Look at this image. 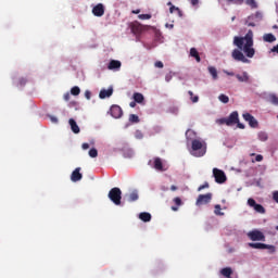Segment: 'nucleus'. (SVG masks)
<instances>
[{
  "instance_id": "nucleus-35",
  "label": "nucleus",
  "mask_w": 278,
  "mask_h": 278,
  "mask_svg": "<svg viewBox=\"0 0 278 278\" xmlns=\"http://www.w3.org/2000/svg\"><path fill=\"white\" fill-rule=\"evenodd\" d=\"M129 123H140V117H138V115H136V114H130Z\"/></svg>"
},
{
  "instance_id": "nucleus-44",
  "label": "nucleus",
  "mask_w": 278,
  "mask_h": 278,
  "mask_svg": "<svg viewBox=\"0 0 278 278\" xmlns=\"http://www.w3.org/2000/svg\"><path fill=\"white\" fill-rule=\"evenodd\" d=\"M273 200L278 203V191L273 192Z\"/></svg>"
},
{
  "instance_id": "nucleus-8",
  "label": "nucleus",
  "mask_w": 278,
  "mask_h": 278,
  "mask_svg": "<svg viewBox=\"0 0 278 278\" xmlns=\"http://www.w3.org/2000/svg\"><path fill=\"white\" fill-rule=\"evenodd\" d=\"M248 205L253 207L257 214H266V208H264L262 204H257V202H255V200L252 198L248 199Z\"/></svg>"
},
{
  "instance_id": "nucleus-34",
  "label": "nucleus",
  "mask_w": 278,
  "mask_h": 278,
  "mask_svg": "<svg viewBox=\"0 0 278 278\" xmlns=\"http://www.w3.org/2000/svg\"><path fill=\"white\" fill-rule=\"evenodd\" d=\"M218 99L222 103H229V97L226 96L225 93H222L218 96Z\"/></svg>"
},
{
  "instance_id": "nucleus-16",
  "label": "nucleus",
  "mask_w": 278,
  "mask_h": 278,
  "mask_svg": "<svg viewBox=\"0 0 278 278\" xmlns=\"http://www.w3.org/2000/svg\"><path fill=\"white\" fill-rule=\"evenodd\" d=\"M121 66H122L121 61L111 60L108 65V68H109V71H118L121 68Z\"/></svg>"
},
{
  "instance_id": "nucleus-60",
  "label": "nucleus",
  "mask_w": 278,
  "mask_h": 278,
  "mask_svg": "<svg viewBox=\"0 0 278 278\" xmlns=\"http://www.w3.org/2000/svg\"><path fill=\"white\" fill-rule=\"evenodd\" d=\"M239 1V3H242V0H238Z\"/></svg>"
},
{
  "instance_id": "nucleus-50",
  "label": "nucleus",
  "mask_w": 278,
  "mask_h": 278,
  "mask_svg": "<svg viewBox=\"0 0 278 278\" xmlns=\"http://www.w3.org/2000/svg\"><path fill=\"white\" fill-rule=\"evenodd\" d=\"M271 52H273V53H278V45H277V46H274V47L271 48Z\"/></svg>"
},
{
  "instance_id": "nucleus-56",
  "label": "nucleus",
  "mask_w": 278,
  "mask_h": 278,
  "mask_svg": "<svg viewBox=\"0 0 278 278\" xmlns=\"http://www.w3.org/2000/svg\"><path fill=\"white\" fill-rule=\"evenodd\" d=\"M136 103H137L136 100L132 101V102H130V103H129L130 108H136Z\"/></svg>"
},
{
  "instance_id": "nucleus-55",
  "label": "nucleus",
  "mask_w": 278,
  "mask_h": 278,
  "mask_svg": "<svg viewBox=\"0 0 278 278\" xmlns=\"http://www.w3.org/2000/svg\"><path fill=\"white\" fill-rule=\"evenodd\" d=\"M226 75L230 76V77H233V75H236L233 72H227L225 71Z\"/></svg>"
},
{
  "instance_id": "nucleus-41",
  "label": "nucleus",
  "mask_w": 278,
  "mask_h": 278,
  "mask_svg": "<svg viewBox=\"0 0 278 278\" xmlns=\"http://www.w3.org/2000/svg\"><path fill=\"white\" fill-rule=\"evenodd\" d=\"M205 188H210V184L208 182H204L203 185H201L198 188V192H201V190H205Z\"/></svg>"
},
{
  "instance_id": "nucleus-37",
  "label": "nucleus",
  "mask_w": 278,
  "mask_h": 278,
  "mask_svg": "<svg viewBox=\"0 0 278 278\" xmlns=\"http://www.w3.org/2000/svg\"><path fill=\"white\" fill-rule=\"evenodd\" d=\"M138 18L140 21H149V20H151V14H139Z\"/></svg>"
},
{
  "instance_id": "nucleus-59",
  "label": "nucleus",
  "mask_w": 278,
  "mask_h": 278,
  "mask_svg": "<svg viewBox=\"0 0 278 278\" xmlns=\"http://www.w3.org/2000/svg\"><path fill=\"white\" fill-rule=\"evenodd\" d=\"M229 3H233L236 0H227Z\"/></svg>"
},
{
  "instance_id": "nucleus-48",
  "label": "nucleus",
  "mask_w": 278,
  "mask_h": 278,
  "mask_svg": "<svg viewBox=\"0 0 278 278\" xmlns=\"http://www.w3.org/2000/svg\"><path fill=\"white\" fill-rule=\"evenodd\" d=\"M264 160V156L262 154H257L255 157V162H262Z\"/></svg>"
},
{
  "instance_id": "nucleus-24",
  "label": "nucleus",
  "mask_w": 278,
  "mask_h": 278,
  "mask_svg": "<svg viewBox=\"0 0 278 278\" xmlns=\"http://www.w3.org/2000/svg\"><path fill=\"white\" fill-rule=\"evenodd\" d=\"M190 56L194 58L197 62H201V55H199V51L197 50V48L190 49Z\"/></svg>"
},
{
  "instance_id": "nucleus-52",
  "label": "nucleus",
  "mask_w": 278,
  "mask_h": 278,
  "mask_svg": "<svg viewBox=\"0 0 278 278\" xmlns=\"http://www.w3.org/2000/svg\"><path fill=\"white\" fill-rule=\"evenodd\" d=\"M50 121H51V123H58V117L50 116Z\"/></svg>"
},
{
  "instance_id": "nucleus-47",
  "label": "nucleus",
  "mask_w": 278,
  "mask_h": 278,
  "mask_svg": "<svg viewBox=\"0 0 278 278\" xmlns=\"http://www.w3.org/2000/svg\"><path fill=\"white\" fill-rule=\"evenodd\" d=\"M63 99L64 101H71V93H64Z\"/></svg>"
},
{
  "instance_id": "nucleus-27",
  "label": "nucleus",
  "mask_w": 278,
  "mask_h": 278,
  "mask_svg": "<svg viewBox=\"0 0 278 278\" xmlns=\"http://www.w3.org/2000/svg\"><path fill=\"white\" fill-rule=\"evenodd\" d=\"M208 73L212 75L213 79H218V71L214 66H208Z\"/></svg>"
},
{
  "instance_id": "nucleus-2",
  "label": "nucleus",
  "mask_w": 278,
  "mask_h": 278,
  "mask_svg": "<svg viewBox=\"0 0 278 278\" xmlns=\"http://www.w3.org/2000/svg\"><path fill=\"white\" fill-rule=\"evenodd\" d=\"M192 155L194 157H203L207 153V143L203 140L193 139L191 141Z\"/></svg>"
},
{
  "instance_id": "nucleus-26",
  "label": "nucleus",
  "mask_w": 278,
  "mask_h": 278,
  "mask_svg": "<svg viewBox=\"0 0 278 278\" xmlns=\"http://www.w3.org/2000/svg\"><path fill=\"white\" fill-rule=\"evenodd\" d=\"M138 199H139V195H138V191L137 190H135V191H132V192H130L128 194L129 203H134V201H138Z\"/></svg>"
},
{
  "instance_id": "nucleus-43",
  "label": "nucleus",
  "mask_w": 278,
  "mask_h": 278,
  "mask_svg": "<svg viewBox=\"0 0 278 278\" xmlns=\"http://www.w3.org/2000/svg\"><path fill=\"white\" fill-rule=\"evenodd\" d=\"M91 97H92V93L90 92V90H86V91H85V98H86L88 101H90Z\"/></svg>"
},
{
  "instance_id": "nucleus-25",
  "label": "nucleus",
  "mask_w": 278,
  "mask_h": 278,
  "mask_svg": "<svg viewBox=\"0 0 278 278\" xmlns=\"http://www.w3.org/2000/svg\"><path fill=\"white\" fill-rule=\"evenodd\" d=\"M263 40L264 42H275L277 40V37H275V35L269 33L263 36Z\"/></svg>"
},
{
  "instance_id": "nucleus-21",
  "label": "nucleus",
  "mask_w": 278,
  "mask_h": 278,
  "mask_svg": "<svg viewBox=\"0 0 278 278\" xmlns=\"http://www.w3.org/2000/svg\"><path fill=\"white\" fill-rule=\"evenodd\" d=\"M154 168L155 170H164V163H162V159L160 157L154 159Z\"/></svg>"
},
{
  "instance_id": "nucleus-61",
  "label": "nucleus",
  "mask_w": 278,
  "mask_h": 278,
  "mask_svg": "<svg viewBox=\"0 0 278 278\" xmlns=\"http://www.w3.org/2000/svg\"><path fill=\"white\" fill-rule=\"evenodd\" d=\"M251 155H255V153H252Z\"/></svg>"
},
{
  "instance_id": "nucleus-53",
  "label": "nucleus",
  "mask_w": 278,
  "mask_h": 278,
  "mask_svg": "<svg viewBox=\"0 0 278 278\" xmlns=\"http://www.w3.org/2000/svg\"><path fill=\"white\" fill-rule=\"evenodd\" d=\"M170 190H172V192H175L176 190H178V188H177V186L172 185V186H170Z\"/></svg>"
},
{
  "instance_id": "nucleus-39",
  "label": "nucleus",
  "mask_w": 278,
  "mask_h": 278,
  "mask_svg": "<svg viewBox=\"0 0 278 278\" xmlns=\"http://www.w3.org/2000/svg\"><path fill=\"white\" fill-rule=\"evenodd\" d=\"M214 213L216 214V216H223V213L220 212V204L215 205Z\"/></svg>"
},
{
  "instance_id": "nucleus-17",
  "label": "nucleus",
  "mask_w": 278,
  "mask_h": 278,
  "mask_svg": "<svg viewBox=\"0 0 278 278\" xmlns=\"http://www.w3.org/2000/svg\"><path fill=\"white\" fill-rule=\"evenodd\" d=\"M173 201L175 203V206H172V211L178 212L179 207H181V205H184V201H181V198H179V197L174 198Z\"/></svg>"
},
{
  "instance_id": "nucleus-58",
  "label": "nucleus",
  "mask_w": 278,
  "mask_h": 278,
  "mask_svg": "<svg viewBox=\"0 0 278 278\" xmlns=\"http://www.w3.org/2000/svg\"><path fill=\"white\" fill-rule=\"evenodd\" d=\"M167 5H169V8H173V2H167Z\"/></svg>"
},
{
  "instance_id": "nucleus-3",
  "label": "nucleus",
  "mask_w": 278,
  "mask_h": 278,
  "mask_svg": "<svg viewBox=\"0 0 278 278\" xmlns=\"http://www.w3.org/2000/svg\"><path fill=\"white\" fill-rule=\"evenodd\" d=\"M239 115L237 111H233L228 117H223L216 121L217 125H227V127H231V125H236L239 123Z\"/></svg>"
},
{
  "instance_id": "nucleus-29",
  "label": "nucleus",
  "mask_w": 278,
  "mask_h": 278,
  "mask_svg": "<svg viewBox=\"0 0 278 278\" xmlns=\"http://www.w3.org/2000/svg\"><path fill=\"white\" fill-rule=\"evenodd\" d=\"M257 138H258V140H261V142H266V140H268V134H266L264 131H260L257 134Z\"/></svg>"
},
{
  "instance_id": "nucleus-12",
  "label": "nucleus",
  "mask_w": 278,
  "mask_h": 278,
  "mask_svg": "<svg viewBox=\"0 0 278 278\" xmlns=\"http://www.w3.org/2000/svg\"><path fill=\"white\" fill-rule=\"evenodd\" d=\"M110 112L113 118H121L123 116V109L119 105L113 104Z\"/></svg>"
},
{
  "instance_id": "nucleus-31",
  "label": "nucleus",
  "mask_w": 278,
  "mask_h": 278,
  "mask_svg": "<svg viewBox=\"0 0 278 278\" xmlns=\"http://www.w3.org/2000/svg\"><path fill=\"white\" fill-rule=\"evenodd\" d=\"M81 92V89H79V87L75 86L71 89V94H73V97H79Z\"/></svg>"
},
{
  "instance_id": "nucleus-9",
  "label": "nucleus",
  "mask_w": 278,
  "mask_h": 278,
  "mask_svg": "<svg viewBox=\"0 0 278 278\" xmlns=\"http://www.w3.org/2000/svg\"><path fill=\"white\" fill-rule=\"evenodd\" d=\"M212 201V193L200 194L197 199L195 205H207Z\"/></svg>"
},
{
  "instance_id": "nucleus-20",
  "label": "nucleus",
  "mask_w": 278,
  "mask_h": 278,
  "mask_svg": "<svg viewBox=\"0 0 278 278\" xmlns=\"http://www.w3.org/2000/svg\"><path fill=\"white\" fill-rule=\"evenodd\" d=\"M220 275L226 278H231V275H233V269H231V267H225L220 270Z\"/></svg>"
},
{
  "instance_id": "nucleus-15",
  "label": "nucleus",
  "mask_w": 278,
  "mask_h": 278,
  "mask_svg": "<svg viewBox=\"0 0 278 278\" xmlns=\"http://www.w3.org/2000/svg\"><path fill=\"white\" fill-rule=\"evenodd\" d=\"M79 170H81L80 167H77L73 173H72V176H71V180L74 181V182H77V181H81V173H79Z\"/></svg>"
},
{
  "instance_id": "nucleus-13",
  "label": "nucleus",
  "mask_w": 278,
  "mask_h": 278,
  "mask_svg": "<svg viewBox=\"0 0 278 278\" xmlns=\"http://www.w3.org/2000/svg\"><path fill=\"white\" fill-rule=\"evenodd\" d=\"M93 16H103L105 14V7L103 4L99 3L92 9Z\"/></svg>"
},
{
  "instance_id": "nucleus-36",
  "label": "nucleus",
  "mask_w": 278,
  "mask_h": 278,
  "mask_svg": "<svg viewBox=\"0 0 278 278\" xmlns=\"http://www.w3.org/2000/svg\"><path fill=\"white\" fill-rule=\"evenodd\" d=\"M245 3H247V5H250V8H252V10H256V8H257V2H255V0H247Z\"/></svg>"
},
{
  "instance_id": "nucleus-14",
  "label": "nucleus",
  "mask_w": 278,
  "mask_h": 278,
  "mask_svg": "<svg viewBox=\"0 0 278 278\" xmlns=\"http://www.w3.org/2000/svg\"><path fill=\"white\" fill-rule=\"evenodd\" d=\"M114 94V89L110 87L109 89H102L99 93L100 99H108Z\"/></svg>"
},
{
  "instance_id": "nucleus-30",
  "label": "nucleus",
  "mask_w": 278,
  "mask_h": 278,
  "mask_svg": "<svg viewBox=\"0 0 278 278\" xmlns=\"http://www.w3.org/2000/svg\"><path fill=\"white\" fill-rule=\"evenodd\" d=\"M169 12H170V14H173L174 12H177L178 16H180V17L184 16V13L181 12V10L175 5H172L169 8Z\"/></svg>"
},
{
  "instance_id": "nucleus-57",
  "label": "nucleus",
  "mask_w": 278,
  "mask_h": 278,
  "mask_svg": "<svg viewBox=\"0 0 278 278\" xmlns=\"http://www.w3.org/2000/svg\"><path fill=\"white\" fill-rule=\"evenodd\" d=\"M132 14H140V9L132 10Z\"/></svg>"
},
{
  "instance_id": "nucleus-18",
  "label": "nucleus",
  "mask_w": 278,
  "mask_h": 278,
  "mask_svg": "<svg viewBox=\"0 0 278 278\" xmlns=\"http://www.w3.org/2000/svg\"><path fill=\"white\" fill-rule=\"evenodd\" d=\"M238 81L244 83V84H249L250 81V77H249V73L243 72L242 75L237 74L236 75Z\"/></svg>"
},
{
  "instance_id": "nucleus-32",
  "label": "nucleus",
  "mask_w": 278,
  "mask_h": 278,
  "mask_svg": "<svg viewBox=\"0 0 278 278\" xmlns=\"http://www.w3.org/2000/svg\"><path fill=\"white\" fill-rule=\"evenodd\" d=\"M130 29H131L132 34H138L139 31H141L142 27H140V25H138V24H132L130 26Z\"/></svg>"
},
{
  "instance_id": "nucleus-49",
  "label": "nucleus",
  "mask_w": 278,
  "mask_h": 278,
  "mask_svg": "<svg viewBox=\"0 0 278 278\" xmlns=\"http://www.w3.org/2000/svg\"><path fill=\"white\" fill-rule=\"evenodd\" d=\"M81 149H84V151H87V149H90V144L89 143H83Z\"/></svg>"
},
{
  "instance_id": "nucleus-4",
  "label": "nucleus",
  "mask_w": 278,
  "mask_h": 278,
  "mask_svg": "<svg viewBox=\"0 0 278 278\" xmlns=\"http://www.w3.org/2000/svg\"><path fill=\"white\" fill-rule=\"evenodd\" d=\"M109 199L114 203V205H121V201L123 199V191L121 188L114 187L109 191Z\"/></svg>"
},
{
  "instance_id": "nucleus-45",
  "label": "nucleus",
  "mask_w": 278,
  "mask_h": 278,
  "mask_svg": "<svg viewBox=\"0 0 278 278\" xmlns=\"http://www.w3.org/2000/svg\"><path fill=\"white\" fill-rule=\"evenodd\" d=\"M170 79H173V73L166 74L165 81H170Z\"/></svg>"
},
{
  "instance_id": "nucleus-22",
  "label": "nucleus",
  "mask_w": 278,
  "mask_h": 278,
  "mask_svg": "<svg viewBox=\"0 0 278 278\" xmlns=\"http://www.w3.org/2000/svg\"><path fill=\"white\" fill-rule=\"evenodd\" d=\"M132 98L135 103H144V96L140 92H135Z\"/></svg>"
},
{
  "instance_id": "nucleus-23",
  "label": "nucleus",
  "mask_w": 278,
  "mask_h": 278,
  "mask_svg": "<svg viewBox=\"0 0 278 278\" xmlns=\"http://www.w3.org/2000/svg\"><path fill=\"white\" fill-rule=\"evenodd\" d=\"M139 218L143 223H151V213H147V212L140 213Z\"/></svg>"
},
{
  "instance_id": "nucleus-1",
  "label": "nucleus",
  "mask_w": 278,
  "mask_h": 278,
  "mask_svg": "<svg viewBox=\"0 0 278 278\" xmlns=\"http://www.w3.org/2000/svg\"><path fill=\"white\" fill-rule=\"evenodd\" d=\"M232 45L238 48L232 50L231 58L235 62H242L243 64H250L251 60L255 58V48H253V30H248L244 37L235 36ZM243 51V53H242ZM245 54V55H244ZM247 56V58H245Z\"/></svg>"
},
{
  "instance_id": "nucleus-51",
  "label": "nucleus",
  "mask_w": 278,
  "mask_h": 278,
  "mask_svg": "<svg viewBox=\"0 0 278 278\" xmlns=\"http://www.w3.org/2000/svg\"><path fill=\"white\" fill-rule=\"evenodd\" d=\"M236 125L237 127H239V129H244V124L238 122Z\"/></svg>"
},
{
  "instance_id": "nucleus-38",
  "label": "nucleus",
  "mask_w": 278,
  "mask_h": 278,
  "mask_svg": "<svg viewBox=\"0 0 278 278\" xmlns=\"http://www.w3.org/2000/svg\"><path fill=\"white\" fill-rule=\"evenodd\" d=\"M89 155L91 157H97L99 155V151H97V149L92 148L91 150H89Z\"/></svg>"
},
{
  "instance_id": "nucleus-40",
  "label": "nucleus",
  "mask_w": 278,
  "mask_h": 278,
  "mask_svg": "<svg viewBox=\"0 0 278 278\" xmlns=\"http://www.w3.org/2000/svg\"><path fill=\"white\" fill-rule=\"evenodd\" d=\"M135 137L137 138V140H142V138H144V135H142V131L137 130L135 132Z\"/></svg>"
},
{
  "instance_id": "nucleus-19",
  "label": "nucleus",
  "mask_w": 278,
  "mask_h": 278,
  "mask_svg": "<svg viewBox=\"0 0 278 278\" xmlns=\"http://www.w3.org/2000/svg\"><path fill=\"white\" fill-rule=\"evenodd\" d=\"M68 124L71 126L73 134H79L80 129H79V126L77 125V122H75V119L70 118Z\"/></svg>"
},
{
  "instance_id": "nucleus-46",
  "label": "nucleus",
  "mask_w": 278,
  "mask_h": 278,
  "mask_svg": "<svg viewBox=\"0 0 278 278\" xmlns=\"http://www.w3.org/2000/svg\"><path fill=\"white\" fill-rule=\"evenodd\" d=\"M18 84L20 86H25V84H27V78H20Z\"/></svg>"
},
{
  "instance_id": "nucleus-33",
  "label": "nucleus",
  "mask_w": 278,
  "mask_h": 278,
  "mask_svg": "<svg viewBox=\"0 0 278 278\" xmlns=\"http://www.w3.org/2000/svg\"><path fill=\"white\" fill-rule=\"evenodd\" d=\"M188 94L190 96L192 103H199V96H194V92L192 91H188Z\"/></svg>"
},
{
  "instance_id": "nucleus-54",
  "label": "nucleus",
  "mask_w": 278,
  "mask_h": 278,
  "mask_svg": "<svg viewBox=\"0 0 278 278\" xmlns=\"http://www.w3.org/2000/svg\"><path fill=\"white\" fill-rule=\"evenodd\" d=\"M191 5H199V0H191Z\"/></svg>"
},
{
  "instance_id": "nucleus-28",
  "label": "nucleus",
  "mask_w": 278,
  "mask_h": 278,
  "mask_svg": "<svg viewBox=\"0 0 278 278\" xmlns=\"http://www.w3.org/2000/svg\"><path fill=\"white\" fill-rule=\"evenodd\" d=\"M268 101L273 105H278V97L275 93L268 96Z\"/></svg>"
},
{
  "instance_id": "nucleus-11",
  "label": "nucleus",
  "mask_w": 278,
  "mask_h": 278,
  "mask_svg": "<svg viewBox=\"0 0 278 278\" xmlns=\"http://www.w3.org/2000/svg\"><path fill=\"white\" fill-rule=\"evenodd\" d=\"M249 247H251V249H267L269 253H275L276 251L275 245H269L266 243H249Z\"/></svg>"
},
{
  "instance_id": "nucleus-10",
  "label": "nucleus",
  "mask_w": 278,
  "mask_h": 278,
  "mask_svg": "<svg viewBox=\"0 0 278 278\" xmlns=\"http://www.w3.org/2000/svg\"><path fill=\"white\" fill-rule=\"evenodd\" d=\"M248 236L254 242L260 241V240L264 242V240H266V237L264 236V232H262L260 230H253V231L249 232Z\"/></svg>"
},
{
  "instance_id": "nucleus-42",
  "label": "nucleus",
  "mask_w": 278,
  "mask_h": 278,
  "mask_svg": "<svg viewBox=\"0 0 278 278\" xmlns=\"http://www.w3.org/2000/svg\"><path fill=\"white\" fill-rule=\"evenodd\" d=\"M155 68H164V63L162 61H156L154 63Z\"/></svg>"
},
{
  "instance_id": "nucleus-6",
  "label": "nucleus",
  "mask_w": 278,
  "mask_h": 278,
  "mask_svg": "<svg viewBox=\"0 0 278 278\" xmlns=\"http://www.w3.org/2000/svg\"><path fill=\"white\" fill-rule=\"evenodd\" d=\"M213 176L216 184H225V181H227V175H225V172L222 169L213 168Z\"/></svg>"
},
{
  "instance_id": "nucleus-5",
  "label": "nucleus",
  "mask_w": 278,
  "mask_h": 278,
  "mask_svg": "<svg viewBox=\"0 0 278 278\" xmlns=\"http://www.w3.org/2000/svg\"><path fill=\"white\" fill-rule=\"evenodd\" d=\"M262 18H264V15L262 12L257 11L256 14L248 16L245 25H248V27H255L257 23L262 22Z\"/></svg>"
},
{
  "instance_id": "nucleus-7",
  "label": "nucleus",
  "mask_w": 278,
  "mask_h": 278,
  "mask_svg": "<svg viewBox=\"0 0 278 278\" xmlns=\"http://www.w3.org/2000/svg\"><path fill=\"white\" fill-rule=\"evenodd\" d=\"M243 119L249 123L250 127H252L253 129H257V127H260V123L257 122V119L250 113H244Z\"/></svg>"
}]
</instances>
